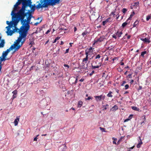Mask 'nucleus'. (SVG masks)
Masks as SVG:
<instances>
[{
    "instance_id": "f257e3e1",
    "label": "nucleus",
    "mask_w": 151,
    "mask_h": 151,
    "mask_svg": "<svg viewBox=\"0 0 151 151\" xmlns=\"http://www.w3.org/2000/svg\"><path fill=\"white\" fill-rule=\"evenodd\" d=\"M26 17V19H22L20 17L17 16V17L18 18L17 21L19 22L20 21L22 25L21 27V29L20 30V32L21 33L20 37L26 40V37L27 35L28 31L30 28L29 24L31 21V19L27 17Z\"/></svg>"
},
{
    "instance_id": "f03ea898",
    "label": "nucleus",
    "mask_w": 151,
    "mask_h": 151,
    "mask_svg": "<svg viewBox=\"0 0 151 151\" xmlns=\"http://www.w3.org/2000/svg\"><path fill=\"white\" fill-rule=\"evenodd\" d=\"M26 41L25 39H24L20 36L18 38L15 43L12 45L9 48L7 49L5 51L8 54L11 50L14 49L13 53L18 51Z\"/></svg>"
},
{
    "instance_id": "7ed1b4c3",
    "label": "nucleus",
    "mask_w": 151,
    "mask_h": 151,
    "mask_svg": "<svg viewBox=\"0 0 151 151\" xmlns=\"http://www.w3.org/2000/svg\"><path fill=\"white\" fill-rule=\"evenodd\" d=\"M21 3L22 4V7L19 11H24V9H26L27 7L30 6L32 2L31 0H18V1L14 6L13 11L16 12L17 9H19L20 7L18 6Z\"/></svg>"
},
{
    "instance_id": "20e7f679",
    "label": "nucleus",
    "mask_w": 151,
    "mask_h": 151,
    "mask_svg": "<svg viewBox=\"0 0 151 151\" xmlns=\"http://www.w3.org/2000/svg\"><path fill=\"white\" fill-rule=\"evenodd\" d=\"M60 0H43V3L41 5V4H38L36 7L37 9H39L41 8L47 7L49 5H55L56 4H58Z\"/></svg>"
},
{
    "instance_id": "39448f33",
    "label": "nucleus",
    "mask_w": 151,
    "mask_h": 151,
    "mask_svg": "<svg viewBox=\"0 0 151 151\" xmlns=\"http://www.w3.org/2000/svg\"><path fill=\"white\" fill-rule=\"evenodd\" d=\"M101 57L100 54H98L95 56L94 60L92 61V69H95L96 68H98L101 65V63L99 62V59Z\"/></svg>"
},
{
    "instance_id": "423d86ee",
    "label": "nucleus",
    "mask_w": 151,
    "mask_h": 151,
    "mask_svg": "<svg viewBox=\"0 0 151 151\" xmlns=\"http://www.w3.org/2000/svg\"><path fill=\"white\" fill-rule=\"evenodd\" d=\"M11 15L12 16V21L9 22V21H7L6 22V23L9 26H13L14 25H16L19 22L17 21L18 18L17 17V15L16 14V13H15V11H13V10L11 13Z\"/></svg>"
},
{
    "instance_id": "0eeeda50",
    "label": "nucleus",
    "mask_w": 151,
    "mask_h": 151,
    "mask_svg": "<svg viewBox=\"0 0 151 151\" xmlns=\"http://www.w3.org/2000/svg\"><path fill=\"white\" fill-rule=\"evenodd\" d=\"M26 11L27 10L26 9H24V11H18L16 13V14L22 19H24L26 17H27V15L29 14H32V12L30 10H28L27 12H26Z\"/></svg>"
},
{
    "instance_id": "6e6552de",
    "label": "nucleus",
    "mask_w": 151,
    "mask_h": 151,
    "mask_svg": "<svg viewBox=\"0 0 151 151\" xmlns=\"http://www.w3.org/2000/svg\"><path fill=\"white\" fill-rule=\"evenodd\" d=\"M13 26H9L6 27V28L7 29V31L6 32L7 34L8 35H12L14 33L13 30L10 29Z\"/></svg>"
},
{
    "instance_id": "1a4fd4ad",
    "label": "nucleus",
    "mask_w": 151,
    "mask_h": 151,
    "mask_svg": "<svg viewBox=\"0 0 151 151\" xmlns=\"http://www.w3.org/2000/svg\"><path fill=\"white\" fill-rule=\"evenodd\" d=\"M78 78V76H77L76 78L75 77H72L69 79L70 82L72 84H76L77 82Z\"/></svg>"
},
{
    "instance_id": "9d476101",
    "label": "nucleus",
    "mask_w": 151,
    "mask_h": 151,
    "mask_svg": "<svg viewBox=\"0 0 151 151\" xmlns=\"http://www.w3.org/2000/svg\"><path fill=\"white\" fill-rule=\"evenodd\" d=\"M95 98L97 101H100L101 99L104 100L105 98V96L104 95L102 94L99 96H95Z\"/></svg>"
},
{
    "instance_id": "9b49d317",
    "label": "nucleus",
    "mask_w": 151,
    "mask_h": 151,
    "mask_svg": "<svg viewBox=\"0 0 151 151\" xmlns=\"http://www.w3.org/2000/svg\"><path fill=\"white\" fill-rule=\"evenodd\" d=\"M66 146L65 145H62L59 147L58 151H65Z\"/></svg>"
},
{
    "instance_id": "f8f14e48",
    "label": "nucleus",
    "mask_w": 151,
    "mask_h": 151,
    "mask_svg": "<svg viewBox=\"0 0 151 151\" xmlns=\"http://www.w3.org/2000/svg\"><path fill=\"white\" fill-rule=\"evenodd\" d=\"M105 39V38L104 36L101 37L100 38L97 39L96 41H95V42H101Z\"/></svg>"
},
{
    "instance_id": "ddd939ff",
    "label": "nucleus",
    "mask_w": 151,
    "mask_h": 151,
    "mask_svg": "<svg viewBox=\"0 0 151 151\" xmlns=\"http://www.w3.org/2000/svg\"><path fill=\"white\" fill-rule=\"evenodd\" d=\"M19 116H17L16 117V119L14 122V125L16 126L17 125L18 122L19 121Z\"/></svg>"
},
{
    "instance_id": "4468645a",
    "label": "nucleus",
    "mask_w": 151,
    "mask_h": 151,
    "mask_svg": "<svg viewBox=\"0 0 151 151\" xmlns=\"http://www.w3.org/2000/svg\"><path fill=\"white\" fill-rule=\"evenodd\" d=\"M111 19L110 18H109L108 19H107L106 20L103 21L102 22L103 24V25H105V24L107 23L108 22H110L111 21H110V20Z\"/></svg>"
},
{
    "instance_id": "2eb2a0df",
    "label": "nucleus",
    "mask_w": 151,
    "mask_h": 151,
    "mask_svg": "<svg viewBox=\"0 0 151 151\" xmlns=\"http://www.w3.org/2000/svg\"><path fill=\"white\" fill-rule=\"evenodd\" d=\"M21 27H20V28L19 29H18V28L16 27H15V29L13 31L14 32H19V37L18 38H19L20 37V36L21 34V33L20 32V30H21Z\"/></svg>"
},
{
    "instance_id": "dca6fc26",
    "label": "nucleus",
    "mask_w": 151,
    "mask_h": 151,
    "mask_svg": "<svg viewBox=\"0 0 151 151\" xmlns=\"http://www.w3.org/2000/svg\"><path fill=\"white\" fill-rule=\"evenodd\" d=\"M5 41L4 40H2L0 43V47H3L4 46Z\"/></svg>"
},
{
    "instance_id": "f3484780",
    "label": "nucleus",
    "mask_w": 151,
    "mask_h": 151,
    "mask_svg": "<svg viewBox=\"0 0 151 151\" xmlns=\"http://www.w3.org/2000/svg\"><path fill=\"white\" fill-rule=\"evenodd\" d=\"M141 40L145 42L149 43L150 42V40L146 38H141Z\"/></svg>"
},
{
    "instance_id": "a211bd4d",
    "label": "nucleus",
    "mask_w": 151,
    "mask_h": 151,
    "mask_svg": "<svg viewBox=\"0 0 151 151\" xmlns=\"http://www.w3.org/2000/svg\"><path fill=\"white\" fill-rule=\"evenodd\" d=\"M31 8L30 10L32 11V12H34L35 10V5L34 6H33L31 4H30V6H29Z\"/></svg>"
},
{
    "instance_id": "6ab92c4d",
    "label": "nucleus",
    "mask_w": 151,
    "mask_h": 151,
    "mask_svg": "<svg viewBox=\"0 0 151 151\" xmlns=\"http://www.w3.org/2000/svg\"><path fill=\"white\" fill-rule=\"evenodd\" d=\"M116 35L118 36V37H119L121 36V35L122 34V32H119V31H118L117 32L115 33Z\"/></svg>"
},
{
    "instance_id": "aec40b11",
    "label": "nucleus",
    "mask_w": 151,
    "mask_h": 151,
    "mask_svg": "<svg viewBox=\"0 0 151 151\" xmlns=\"http://www.w3.org/2000/svg\"><path fill=\"white\" fill-rule=\"evenodd\" d=\"M2 58L0 57V61L1 63L2 62L4 61H5L7 60H8V59H6V57L4 56H2Z\"/></svg>"
},
{
    "instance_id": "412c9836",
    "label": "nucleus",
    "mask_w": 151,
    "mask_h": 151,
    "mask_svg": "<svg viewBox=\"0 0 151 151\" xmlns=\"http://www.w3.org/2000/svg\"><path fill=\"white\" fill-rule=\"evenodd\" d=\"M128 20L127 19L126 22H125L123 23L122 24V27H125L126 25H127L128 23L127 22Z\"/></svg>"
},
{
    "instance_id": "4be33fe9",
    "label": "nucleus",
    "mask_w": 151,
    "mask_h": 151,
    "mask_svg": "<svg viewBox=\"0 0 151 151\" xmlns=\"http://www.w3.org/2000/svg\"><path fill=\"white\" fill-rule=\"evenodd\" d=\"M82 104H83V102H82V101H79L78 102V107H81L82 106Z\"/></svg>"
},
{
    "instance_id": "5701e85b",
    "label": "nucleus",
    "mask_w": 151,
    "mask_h": 151,
    "mask_svg": "<svg viewBox=\"0 0 151 151\" xmlns=\"http://www.w3.org/2000/svg\"><path fill=\"white\" fill-rule=\"evenodd\" d=\"M131 108H132V109L133 110H135V111H139V108H138L136 106H132Z\"/></svg>"
},
{
    "instance_id": "b1692460",
    "label": "nucleus",
    "mask_w": 151,
    "mask_h": 151,
    "mask_svg": "<svg viewBox=\"0 0 151 151\" xmlns=\"http://www.w3.org/2000/svg\"><path fill=\"white\" fill-rule=\"evenodd\" d=\"M88 60V57L87 56H86L85 58L83 59L82 61H83V62H84L85 63H86L87 61Z\"/></svg>"
},
{
    "instance_id": "393cba45",
    "label": "nucleus",
    "mask_w": 151,
    "mask_h": 151,
    "mask_svg": "<svg viewBox=\"0 0 151 151\" xmlns=\"http://www.w3.org/2000/svg\"><path fill=\"white\" fill-rule=\"evenodd\" d=\"M112 92L111 91H109V93L107 94V96L109 97H112L113 95H112Z\"/></svg>"
},
{
    "instance_id": "a878e982",
    "label": "nucleus",
    "mask_w": 151,
    "mask_h": 151,
    "mask_svg": "<svg viewBox=\"0 0 151 151\" xmlns=\"http://www.w3.org/2000/svg\"><path fill=\"white\" fill-rule=\"evenodd\" d=\"M151 18V15L149 14L146 17V20L147 21H148Z\"/></svg>"
},
{
    "instance_id": "bb28decb",
    "label": "nucleus",
    "mask_w": 151,
    "mask_h": 151,
    "mask_svg": "<svg viewBox=\"0 0 151 151\" xmlns=\"http://www.w3.org/2000/svg\"><path fill=\"white\" fill-rule=\"evenodd\" d=\"M8 53L6 51H4L3 52L2 56H4L6 57Z\"/></svg>"
},
{
    "instance_id": "cd10ccee",
    "label": "nucleus",
    "mask_w": 151,
    "mask_h": 151,
    "mask_svg": "<svg viewBox=\"0 0 151 151\" xmlns=\"http://www.w3.org/2000/svg\"><path fill=\"white\" fill-rule=\"evenodd\" d=\"M88 34V32L86 31L82 33V35L83 36V37H84L85 36V35H87Z\"/></svg>"
},
{
    "instance_id": "c85d7f7f",
    "label": "nucleus",
    "mask_w": 151,
    "mask_h": 151,
    "mask_svg": "<svg viewBox=\"0 0 151 151\" xmlns=\"http://www.w3.org/2000/svg\"><path fill=\"white\" fill-rule=\"evenodd\" d=\"M112 139L113 140H114L113 141V144H115V145H116V141L117 139L116 138H114V137H113L112 138Z\"/></svg>"
},
{
    "instance_id": "c756f323",
    "label": "nucleus",
    "mask_w": 151,
    "mask_h": 151,
    "mask_svg": "<svg viewBox=\"0 0 151 151\" xmlns=\"http://www.w3.org/2000/svg\"><path fill=\"white\" fill-rule=\"evenodd\" d=\"M139 22L137 20H136L134 22L133 24V27H135L136 25L138 24Z\"/></svg>"
},
{
    "instance_id": "7c9ffc66",
    "label": "nucleus",
    "mask_w": 151,
    "mask_h": 151,
    "mask_svg": "<svg viewBox=\"0 0 151 151\" xmlns=\"http://www.w3.org/2000/svg\"><path fill=\"white\" fill-rule=\"evenodd\" d=\"M146 53V51H144L143 52H141V56H142V57H144V55Z\"/></svg>"
},
{
    "instance_id": "2f4dec72",
    "label": "nucleus",
    "mask_w": 151,
    "mask_h": 151,
    "mask_svg": "<svg viewBox=\"0 0 151 151\" xmlns=\"http://www.w3.org/2000/svg\"><path fill=\"white\" fill-rule=\"evenodd\" d=\"M90 52H89V51H87L86 50L85 51V54L86 55V56H87L88 57V55L90 54Z\"/></svg>"
},
{
    "instance_id": "473e14b6",
    "label": "nucleus",
    "mask_w": 151,
    "mask_h": 151,
    "mask_svg": "<svg viewBox=\"0 0 151 151\" xmlns=\"http://www.w3.org/2000/svg\"><path fill=\"white\" fill-rule=\"evenodd\" d=\"M127 10L126 8H123L122 10V12L124 14L125 13L127 12Z\"/></svg>"
},
{
    "instance_id": "72a5a7b5",
    "label": "nucleus",
    "mask_w": 151,
    "mask_h": 151,
    "mask_svg": "<svg viewBox=\"0 0 151 151\" xmlns=\"http://www.w3.org/2000/svg\"><path fill=\"white\" fill-rule=\"evenodd\" d=\"M133 14H131L130 15V17L128 18V19H127L128 20H131V18H132V17L134 15V12H133Z\"/></svg>"
},
{
    "instance_id": "f704fd0d",
    "label": "nucleus",
    "mask_w": 151,
    "mask_h": 151,
    "mask_svg": "<svg viewBox=\"0 0 151 151\" xmlns=\"http://www.w3.org/2000/svg\"><path fill=\"white\" fill-rule=\"evenodd\" d=\"M112 109L114 110H116L118 109V106L116 105H115L112 108Z\"/></svg>"
},
{
    "instance_id": "c9c22d12",
    "label": "nucleus",
    "mask_w": 151,
    "mask_h": 151,
    "mask_svg": "<svg viewBox=\"0 0 151 151\" xmlns=\"http://www.w3.org/2000/svg\"><path fill=\"white\" fill-rule=\"evenodd\" d=\"M93 97L91 96H89L88 98H85V100H90V99H92Z\"/></svg>"
},
{
    "instance_id": "e433bc0d",
    "label": "nucleus",
    "mask_w": 151,
    "mask_h": 151,
    "mask_svg": "<svg viewBox=\"0 0 151 151\" xmlns=\"http://www.w3.org/2000/svg\"><path fill=\"white\" fill-rule=\"evenodd\" d=\"M94 48H93L92 47H90L88 50V51H89V52H90L91 51V50H92L93 49H94ZM93 51H92L91 52H92Z\"/></svg>"
},
{
    "instance_id": "4c0bfd02",
    "label": "nucleus",
    "mask_w": 151,
    "mask_h": 151,
    "mask_svg": "<svg viewBox=\"0 0 151 151\" xmlns=\"http://www.w3.org/2000/svg\"><path fill=\"white\" fill-rule=\"evenodd\" d=\"M100 129L102 132H106L105 129L104 128L100 127Z\"/></svg>"
},
{
    "instance_id": "58836bf2",
    "label": "nucleus",
    "mask_w": 151,
    "mask_h": 151,
    "mask_svg": "<svg viewBox=\"0 0 151 151\" xmlns=\"http://www.w3.org/2000/svg\"><path fill=\"white\" fill-rule=\"evenodd\" d=\"M27 17H29V18H32V17H33V16L32 14H29L27 15Z\"/></svg>"
},
{
    "instance_id": "ea45409f",
    "label": "nucleus",
    "mask_w": 151,
    "mask_h": 151,
    "mask_svg": "<svg viewBox=\"0 0 151 151\" xmlns=\"http://www.w3.org/2000/svg\"><path fill=\"white\" fill-rule=\"evenodd\" d=\"M12 93L14 95H16L17 93V91L16 90H15L13 91Z\"/></svg>"
},
{
    "instance_id": "a19ab883",
    "label": "nucleus",
    "mask_w": 151,
    "mask_h": 151,
    "mask_svg": "<svg viewBox=\"0 0 151 151\" xmlns=\"http://www.w3.org/2000/svg\"><path fill=\"white\" fill-rule=\"evenodd\" d=\"M129 85L128 84H126L125 86V89L127 90L129 88Z\"/></svg>"
},
{
    "instance_id": "79ce46f5",
    "label": "nucleus",
    "mask_w": 151,
    "mask_h": 151,
    "mask_svg": "<svg viewBox=\"0 0 151 151\" xmlns=\"http://www.w3.org/2000/svg\"><path fill=\"white\" fill-rule=\"evenodd\" d=\"M139 139L140 140V141H139V144H140L142 145V140H141V137H139Z\"/></svg>"
},
{
    "instance_id": "37998d69",
    "label": "nucleus",
    "mask_w": 151,
    "mask_h": 151,
    "mask_svg": "<svg viewBox=\"0 0 151 151\" xmlns=\"http://www.w3.org/2000/svg\"><path fill=\"white\" fill-rule=\"evenodd\" d=\"M34 44V42L33 41H30V43L29 45H31V46Z\"/></svg>"
},
{
    "instance_id": "c03bdc74",
    "label": "nucleus",
    "mask_w": 151,
    "mask_h": 151,
    "mask_svg": "<svg viewBox=\"0 0 151 151\" xmlns=\"http://www.w3.org/2000/svg\"><path fill=\"white\" fill-rule=\"evenodd\" d=\"M64 66L65 67H67L68 68H69L70 67V66L67 64H64Z\"/></svg>"
},
{
    "instance_id": "a18cd8bd",
    "label": "nucleus",
    "mask_w": 151,
    "mask_h": 151,
    "mask_svg": "<svg viewBox=\"0 0 151 151\" xmlns=\"http://www.w3.org/2000/svg\"><path fill=\"white\" fill-rule=\"evenodd\" d=\"M126 83V82L125 81H123L122 82V83L121 84V86H123L124 84Z\"/></svg>"
},
{
    "instance_id": "49530a36",
    "label": "nucleus",
    "mask_w": 151,
    "mask_h": 151,
    "mask_svg": "<svg viewBox=\"0 0 151 151\" xmlns=\"http://www.w3.org/2000/svg\"><path fill=\"white\" fill-rule=\"evenodd\" d=\"M51 30V29H49L46 32L45 34H48L49 33Z\"/></svg>"
},
{
    "instance_id": "de8ad7c7",
    "label": "nucleus",
    "mask_w": 151,
    "mask_h": 151,
    "mask_svg": "<svg viewBox=\"0 0 151 151\" xmlns=\"http://www.w3.org/2000/svg\"><path fill=\"white\" fill-rule=\"evenodd\" d=\"M41 21H41L40 22H36L34 24V25H36V26H37V25L38 24H39Z\"/></svg>"
},
{
    "instance_id": "09e8293b",
    "label": "nucleus",
    "mask_w": 151,
    "mask_h": 151,
    "mask_svg": "<svg viewBox=\"0 0 151 151\" xmlns=\"http://www.w3.org/2000/svg\"><path fill=\"white\" fill-rule=\"evenodd\" d=\"M115 11H113V12L111 13V14L113 16H114L115 15Z\"/></svg>"
},
{
    "instance_id": "8fccbe9b",
    "label": "nucleus",
    "mask_w": 151,
    "mask_h": 151,
    "mask_svg": "<svg viewBox=\"0 0 151 151\" xmlns=\"http://www.w3.org/2000/svg\"><path fill=\"white\" fill-rule=\"evenodd\" d=\"M142 88V86H139V88L138 89V91H139L140 90H141Z\"/></svg>"
},
{
    "instance_id": "3c124183",
    "label": "nucleus",
    "mask_w": 151,
    "mask_h": 151,
    "mask_svg": "<svg viewBox=\"0 0 151 151\" xmlns=\"http://www.w3.org/2000/svg\"><path fill=\"white\" fill-rule=\"evenodd\" d=\"M141 145V144L138 143V145H137V147L138 148H139L140 147Z\"/></svg>"
},
{
    "instance_id": "603ef678",
    "label": "nucleus",
    "mask_w": 151,
    "mask_h": 151,
    "mask_svg": "<svg viewBox=\"0 0 151 151\" xmlns=\"http://www.w3.org/2000/svg\"><path fill=\"white\" fill-rule=\"evenodd\" d=\"M94 73V70H92V71L91 72L90 74V76L92 75Z\"/></svg>"
},
{
    "instance_id": "864d4df0",
    "label": "nucleus",
    "mask_w": 151,
    "mask_h": 151,
    "mask_svg": "<svg viewBox=\"0 0 151 151\" xmlns=\"http://www.w3.org/2000/svg\"><path fill=\"white\" fill-rule=\"evenodd\" d=\"M128 76L129 77V78H132V74H129Z\"/></svg>"
},
{
    "instance_id": "5fc2aeb1",
    "label": "nucleus",
    "mask_w": 151,
    "mask_h": 151,
    "mask_svg": "<svg viewBox=\"0 0 151 151\" xmlns=\"http://www.w3.org/2000/svg\"><path fill=\"white\" fill-rule=\"evenodd\" d=\"M37 139L38 138H37V137H36L34 138L33 140L34 141H37Z\"/></svg>"
},
{
    "instance_id": "6e6d98bb",
    "label": "nucleus",
    "mask_w": 151,
    "mask_h": 151,
    "mask_svg": "<svg viewBox=\"0 0 151 151\" xmlns=\"http://www.w3.org/2000/svg\"><path fill=\"white\" fill-rule=\"evenodd\" d=\"M112 37L115 39H116L117 38L116 36L115 35H112Z\"/></svg>"
},
{
    "instance_id": "4d7b16f0",
    "label": "nucleus",
    "mask_w": 151,
    "mask_h": 151,
    "mask_svg": "<svg viewBox=\"0 0 151 151\" xmlns=\"http://www.w3.org/2000/svg\"><path fill=\"white\" fill-rule=\"evenodd\" d=\"M42 1L43 0H40V3L39 4H41V5H42V4L43 3V2H42Z\"/></svg>"
},
{
    "instance_id": "13d9d810",
    "label": "nucleus",
    "mask_w": 151,
    "mask_h": 151,
    "mask_svg": "<svg viewBox=\"0 0 151 151\" xmlns=\"http://www.w3.org/2000/svg\"><path fill=\"white\" fill-rule=\"evenodd\" d=\"M130 119H125L124 121V122H127Z\"/></svg>"
},
{
    "instance_id": "bf43d9fd",
    "label": "nucleus",
    "mask_w": 151,
    "mask_h": 151,
    "mask_svg": "<svg viewBox=\"0 0 151 151\" xmlns=\"http://www.w3.org/2000/svg\"><path fill=\"white\" fill-rule=\"evenodd\" d=\"M69 50V49L68 48L66 49L65 53H68V52Z\"/></svg>"
},
{
    "instance_id": "052dcab7",
    "label": "nucleus",
    "mask_w": 151,
    "mask_h": 151,
    "mask_svg": "<svg viewBox=\"0 0 151 151\" xmlns=\"http://www.w3.org/2000/svg\"><path fill=\"white\" fill-rule=\"evenodd\" d=\"M84 79L83 78H81L80 80L79 81L81 82H83L84 81Z\"/></svg>"
},
{
    "instance_id": "680f3d73",
    "label": "nucleus",
    "mask_w": 151,
    "mask_h": 151,
    "mask_svg": "<svg viewBox=\"0 0 151 151\" xmlns=\"http://www.w3.org/2000/svg\"><path fill=\"white\" fill-rule=\"evenodd\" d=\"M60 38V37H57L55 39L57 40H59Z\"/></svg>"
},
{
    "instance_id": "e2e57ef3",
    "label": "nucleus",
    "mask_w": 151,
    "mask_h": 151,
    "mask_svg": "<svg viewBox=\"0 0 151 151\" xmlns=\"http://www.w3.org/2000/svg\"><path fill=\"white\" fill-rule=\"evenodd\" d=\"M115 91H116V92H117V93H119V91L118 89H115Z\"/></svg>"
},
{
    "instance_id": "0e129e2a",
    "label": "nucleus",
    "mask_w": 151,
    "mask_h": 151,
    "mask_svg": "<svg viewBox=\"0 0 151 151\" xmlns=\"http://www.w3.org/2000/svg\"><path fill=\"white\" fill-rule=\"evenodd\" d=\"M16 97V96H15V95L13 94V99H14Z\"/></svg>"
},
{
    "instance_id": "69168bd1",
    "label": "nucleus",
    "mask_w": 151,
    "mask_h": 151,
    "mask_svg": "<svg viewBox=\"0 0 151 151\" xmlns=\"http://www.w3.org/2000/svg\"><path fill=\"white\" fill-rule=\"evenodd\" d=\"M134 81L133 80H131V81H130V83L131 84H132L133 83Z\"/></svg>"
},
{
    "instance_id": "338daca9",
    "label": "nucleus",
    "mask_w": 151,
    "mask_h": 151,
    "mask_svg": "<svg viewBox=\"0 0 151 151\" xmlns=\"http://www.w3.org/2000/svg\"><path fill=\"white\" fill-rule=\"evenodd\" d=\"M121 139H120L117 142V145L119 144V143H120V141H121Z\"/></svg>"
},
{
    "instance_id": "774afa93",
    "label": "nucleus",
    "mask_w": 151,
    "mask_h": 151,
    "mask_svg": "<svg viewBox=\"0 0 151 151\" xmlns=\"http://www.w3.org/2000/svg\"><path fill=\"white\" fill-rule=\"evenodd\" d=\"M120 64L121 65H124V63H123V62H121L120 63Z\"/></svg>"
}]
</instances>
